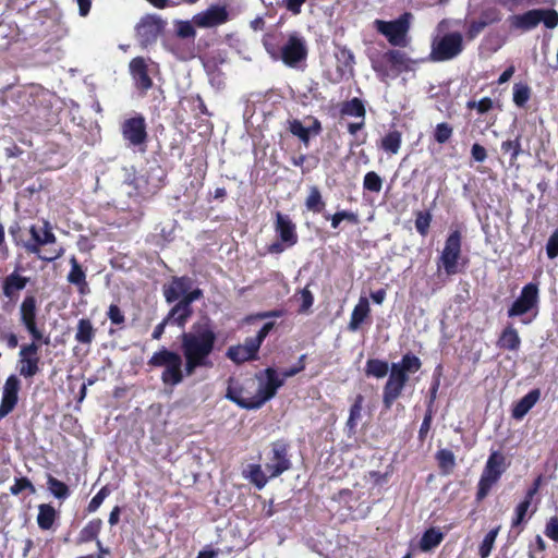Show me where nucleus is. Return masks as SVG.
Instances as JSON below:
<instances>
[{
	"instance_id": "obj_2",
	"label": "nucleus",
	"mask_w": 558,
	"mask_h": 558,
	"mask_svg": "<svg viewBox=\"0 0 558 558\" xmlns=\"http://www.w3.org/2000/svg\"><path fill=\"white\" fill-rule=\"evenodd\" d=\"M216 333L207 323L194 324L191 331L181 336V348L184 356L186 376L194 374L198 367H210L209 360L216 342Z\"/></svg>"
},
{
	"instance_id": "obj_16",
	"label": "nucleus",
	"mask_w": 558,
	"mask_h": 558,
	"mask_svg": "<svg viewBox=\"0 0 558 558\" xmlns=\"http://www.w3.org/2000/svg\"><path fill=\"white\" fill-rule=\"evenodd\" d=\"M20 388L21 381L15 375H11L7 378L2 389L0 418L5 417L16 407Z\"/></svg>"
},
{
	"instance_id": "obj_13",
	"label": "nucleus",
	"mask_w": 558,
	"mask_h": 558,
	"mask_svg": "<svg viewBox=\"0 0 558 558\" xmlns=\"http://www.w3.org/2000/svg\"><path fill=\"white\" fill-rule=\"evenodd\" d=\"M398 367V365H391L389 378L384 388L383 402L387 409H390L395 400L401 395L409 378Z\"/></svg>"
},
{
	"instance_id": "obj_15",
	"label": "nucleus",
	"mask_w": 558,
	"mask_h": 558,
	"mask_svg": "<svg viewBox=\"0 0 558 558\" xmlns=\"http://www.w3.org/2000/svg\"><path fill=\"white\" fill-rule=\"evenodd\" d=\"M122 136L131 146H141L146 142V123L143 117H134L125 120L122 124Z\"/></svg>"
},
{
	"instance_id": "obj_28",
	"label": "nucleus",
	"mask_w": 558,
	"mask_h": 558,
	"mask_svg": "<svg viewBox=\"0 0 558 558\" xmlns=\"http://www.w3.org/2000/svg\"><path fill=\"white\" fill-rule=\"evenodd\" d=\"M539 390L534 389L521 398L512 408V417L515 420L523 418L527 412L536 404L539 399Z\"/></svg>"
},
{
	"instance_id": "obj_18",
	"label": "nucleus",
	"mask_w": 558,
	"mask_h": 558,
	"mask_svg": "<svg viewBox=\"0 0 558 558\" xmlns=\"http://www.w3.org/2000/svg\"><path fill=\"white\" fill-rule=\"evenodd\" d=\"M202 294V290L193 289L189 296H186V300H181L177 305L172 307L166 318L171 324L183 327L192 315L191 303L198 300Z\"/></svg>"
},
{
	"instance_id": "obj_31",
	"label": "nucleus",
	"mask_w": 558,
	"mask_h": 558,
	"mask_svg": "<svg viewBox=\"0 0 558 558\" xmlns=\"http://www.w3.org/2000/svg\"><path fill=\"white\" fill-rule=\"evenodd\" d=\"M402 143V134L392 130L389 131L380 141V147L390 155H397Z\"/></svg>"
},
{
	"instance_id": "obj_57",
	"label": "nucleus",
	"mask_w": 558,
	"mask_h": 558,
	"mask_svg": "<svg viewBox=\"0 0 558 558\" xmlns=\"http://www.w3.org/2000/svg\"><path fill=\"white\" fill-rule=\"evenodd\" d=\"M299 299L301 301V312L308 311L314 303V296L307 288H304L299 292Z\"/></svg>"
},
{
	"instance_id": "obj_19",
	"label": "nucleus",
	"mask_w": 558,
	"mask_h": 558,
	"mask_svg": "<svg viewBox=\"0 0 558 558\" xmlns=\"http://www.w3.org/2000/svg\"><path fill=\"white\" fill-rule=\"evenodd\" d=\"M163 22L155 15L144 16L136 26L137 36L142 44L155 41L163 29Z\"/></svg>"
},
{
	"instance_id": "obj_17",
	"label": "nucleus",
	"mask_w": 558,
	"mask_h": 558,
	"mask_svg": "<svg viewBox=\"0 0 558 558\" xmlns=\"http://www.w3.org/2000/svg\"><path fill=\"white\" fill-rule=\"evenodd\" d=\"M291 466L288 459V449L283 442H275L271 449V458L266 463V472L269 477H277L283 472L288 471Z\"/></svg>"
},
{
	"instance_id": "obj_58",
	"label": "nucleus",
	"mask_w": 558,
	"mask_h": 558,
	"mask_svg": "<svg viewBox=\"0 0 558 558\" xmlns=\"http://www.w3.org/2000/svg\"><path fill=\"white\" fill-rule=\"evenodd\" d=\"M488 22L485 20L473 21L468 29L466 37L469 40L474 39L487 26Z\"/></svg>"
},
{
	"instance_id": "obj_24",
	"label": "nucleus",
	"mask_w": 558,
	"mask_h": 558,
	"mask_svg": "<svg viewBox=\"0 0 558 558\" xmlns=\"http://www.w3.org/2000/svg\"><path fill=\"white\" fill-rule=\"evenodd\" d=\"M28 279L26 277L21 276L16 271H13L9 276L5 277L3 281L2 292L10 300H15L26 284Z\"/></svg>"
},
{
	"instance_id": "obj_20",
	"label": "nucleus",
	"mask_w": 558,
	"mask_h": 558,
	"mask_svg": "<svg viewBox=\"0 0 558 558\" xmlns=\"http://www.w3.org/2000/svg\"><path fill=\"white\" fill-rule=\"evenodd\" d=\"M228 20V12L225 7L211 5L193 16V22L202 28H210L223 24Z\"/></svg>"
},
{
	"instance_id": "obj_37",
	"label": "nucleus",
	"mask_w": 558,
	"mask_h": 558,
	"mask_svg": "<svg viewBox=\"0 0 558 558\" xmlns=\"http://www.w3.org/2000/svg\"><path fill=\"white\" fill-rule=\"evenodd\" d=\"M392 365H398L401 373L409 375L416 373L420 369L421 361L415 355L405 354L400 362L392 363Z\"/></svg>"
},
{
	"instance_id": "obj_3",
	"label": "nucleus",
	"mask_w": 558,
	"mask_h": 558,
	"mask_svg": "<svg viewBox=\"0 0 558 558\" xmlns=\"http://www.w3.org/2000/svg\"><path fill=\"white\" fill-rule=\"evenodd\" d=\"M456 22L442 20L436 27L432 40L430 59L442 62L457 58L464 49L463 36L459 32H449Z\"/></svg>"
},
{
	"instance_id": "obj_36",
	"label": "nucleus",
	"mask_w": 558,
	"mask_h": 558,
	"mask_svg": "<svg viewBox=\"0 0 558 558\" xmlns=\"http://www.w3.org/2000/svg\"><path fill=\"white\" fill-rule=\"evenodd\" d=\"M388 363L385 361L371 359L366 362L365 372L368 376L384 378L388 373Z\"/></svg>"
},
{
	"instance_id": "obj_38",
	"label": "nucleus",
	"mask_w": 558,
	"mask_h": 558,
	"mask_svg": "<svg viewBox=\"0 0 558 558\" xmlns=\"http://www.w3.org/2000/svg\"><path fill=\"white\" fill-rule=\"evenodd\" d=\"M531 98V88L524 83L513 85L512 99L517 107L523 108Z\"/></svg>"
},
{
	"instance_id": "obj_5",
	"label": "nucleus",
	"mask_w": 558,
	"mask_h": 558,
	"mask_svg": "<svg viewBox=\"0 0 558 558\" xmlns=\"http://www.w3.org/2000/svg\"><path fill=\"white\" fill-rule=\"evenodd\" d=\"M29 234L32 239L24 243V247L28 253L35 254L39 259L53 262L64 254V248L62 246L49 250V255L41 254V246L53 244L57 241L49 221L44 220L41 226H31Z\"/></svg>"
},
{
	"instance_id": "obj_21",
	"label": "nucleus",
	"mask_w": 558,
	"mask_h": 558,
	"mask_svg": "<svg viewBox=\"0 0 558 558\" xmlns=\"http://www.w3.org/2000/svg\"><path fill=\"white\" fill-rule=\"evenodd\" d=\"M192 280L187 277L174 278L165 287L163 294L168 303H172L179 299L186 300L192 292Z\"/></svg>"
},
{
	"instance_id": "obj_9",
	"label": "nucleus",
	"mask_w": 558,
	"mask_h": 558,
	"mask_svg": "<svg viewBox=\"0 0 558 558\" xmlns=\"http://www.w3.org/2000/svg\"><path fill=\"white\" fill-rule=\"evenodd\" d=\"M307 57V46L305 39L296 33L289 35L287 41L282 45L279 59L290 66L296 68Z\"/></svg>"
},
{
	"instance_id": "obj_1",
	"label": "nucleus",
	"mask_w": 558,
	"mask_h": 558,
	"mask_svg": "<svg viewBox=\"0 0 558 558\" xmlns=\"http://www.w3.org/2000/svg\"><path fill=\"white\" fill-rule=\"evenodd\" d=\"M258 387L256 392L252 390L255 388V383L247 379L240 383L234 378L228 381L226 398L234 402L242 409L254 410L259 409L268 400L274 398L277 390L283 385V379L279 378L276 369L268 367L257 376Z\"/></svg>"
},
{
	"instance_id": "obj_64",
	"label": "nucleus",
	"mask_w": 558,
	"mask_h": 558,
	"mask_svg": "<svg viewBox=\"0 0 558 558\" xmlns=\"http://www.w3.org/2000/svg\"><path fill=\"white\" fill-rule=\"evenodd\" d=\"M260 344L262 341L255 336L246 339L242 345L255 357Z\"/></svg>"
},
{
	"instance_id": "obj_34",
	"label": "nucleus",
	"mask_w": 558,
	"mask_h": 558,
	"mask_svg": "<svg viewBox=\"0 0 558 558\" xmlns=\"http://www.w3.org/2000/svg\"><path fill=\"white\" fill-rule=\"evenodd\" d=\"M56 519V510L50 505H40L38 508L37 523L40 529L49 530Z\"/></svg>"
},
{
	"instance_id": "obj_35",
	"label": "nucleus",
	"mask_w": 558,
	"mask_h": 558,
	"mask_svg": "<svg viewBox=\"0 0 558 558\" xmlns=\"http://www.w3.org/2000/svg\"><path fill=\"white\" fill-rule=\"evenodd\" d=\"M101 526L102 521L100 519L89 521L80 532L78 541L81 543H86L95 539L99 534Z\"/></svg>"
},
{
	"instance_id": "obj_40",
	"label": "nucleus",
	"mask_w": 558,
	"mask_h": 558,
	"mask_svg": "<svg viewBox=\"0 0 558 558\" xmlns=\"http://www.w3.org/2000/svg\"><path fill=\"white\" fill-rule=\"evenodd\" d=\"M341 112L345 116L356 117L364 120L365 117V108L363 102L359 98H353L350 101H347Z\"/></svg>"
},
{
	"instance_id": "obj_22",
	"label": "nucleus",
	"mask_w": 558,
	"mask_h": 558,
	"mask_svg": "<svg viewBox=\"0 0 558 558\" xmlns=\"http://www.w3.org/2000/svg\"><path fill=\"white\" fill-rule=\"evenodd\" d=\"M276 232L278 233L286 247L293 246L298 242L295 226L286 215L277 213L276 215Z\"/></svg>"
},
{
	"instance_id": "obj_33",
	"label": "nucleus",
	"mask_w": 558,
	"mask_h": 558,
	"mask_svg": "<svg viewBox=\"0 0 558 558\" xmlns=\"http://www.w3.org/2000/svg\"><path fill=\"white\" fill-rule=\"evenodd\" d=\"M442 539L444 534L438 529L432 527L423 534L420 547L423 551H428L438 546Z\"/></svg>"
},
{
	"instance_id": "obj_63",
	"label": "nucleus",
	"mask_w": 558,
	"mask_h": 558,
	"mask_svg": "<svg viewBox=\"0 0 558 558\" xmlns=\"http://www.w3.org/2000/svg\"><path fill=\"white\" fill-rule=\"evenodd\" d=\"M471 155H472V158L477 162H483L487 157L485 147H483L482 145H480L477 143L473 144V146L471 148Z\"/></svg>"
},
{
	"instance_id": "obj_49",
	"label": "nucleus",
	"mask_w": 558,
	"mask_h": 558,
	"mask_svg": "<svg viewBox=\"0 0 558 558\" xmlns=\"http://www.w3.org/2000/svg\"><path fill=\"white\" fill-rule=\"evenodd\" d=\"M330 220H331V227L333 229H337L339 227V225L344 220L356 225L359 222V217L356 214H354L352 211L341 210V211H338L335 215H332L330 217Z\"/></svg>"
},
{
	"instance_id": "obj_47",
	"label": "nucleus",
	"mask_w": 558,
	"mask_h": 558,
	"mask_svg": "<svg viewBox=\"0 0 558 558\" xmlns=\"http://www.w3.org/2000/svg\"><path fill=\"white\" fill-rule=\"evenodd\" d=\"M363 187L367 191L379 193L383 187V180L376 172L369 171L364 175Z\"/></svg>"
},
{
	"instance_id": "obj_46",
	"label": "nucleus",
	"mask_w": 558,
	"mask_h": 558,
	"mask_svg": "<svg viewBox=\"0 0 558 558\" xmlns=\"http://www.w3.org/2000/svg\"><path fill=\"white\" fill-rule=\"evenodd\" d=\"M227 356L235 363H242L254 359V356L242 344L230 347L227 351Z\"/></svg>"
},
{
	"instance_id": "obj_55",
	"label": "nucleus",
	"mask_w": 558,
	"mask_h": 558,
	"mask_svg": "<svg viewBox=\"0 0 558 558\" xmlns=\"http://www.w3.org/2000/svg\"><path fill=\"white\" fill-rule=\"evenodd\" d=\"M430 223V215L425 213H418L415 219V228L417 232L425 235L428 231Z\"/></svg>"
},
{
	"instance_id": "obj_30",
	"label": "nucleus",
	"mask_w": 558,
	"mask_h": 558,
	"mask_svg": "<svg viewBox=\"0 0 558 558\" xmlns=\"http://www.w3.org/2000/svg\"><path fill=\"white\" fill-rule=\"evenodd\" d=\"M521 339L518 331L512 326H507L498 340V345L502 349L517 351L520 348Z\"/></svg>"
},
{
	"instance_id": "obj_41",
	"label": "nucleus",
	"mask_w": 558,
	"mask_h": 558,
	"mask_svg": "<svg viewBox=\"0 0 558 558\" xmlns=\"http://www.w3.org/2000/svg\"><path fill=\"white\" fill-rule=\"evenodd\" d=\"M499 533V527L490 530L482 541L480 547H478V554L481 558H488L490 555L495 541L497 538V535Z\"/></svg>"
},
{
	"instance_id": "obj_52",
	"label": "nucleus",
	"mask_w": 558,
	"mask_h": 558,
	"mask_svg": "<svg viewBox=\"0 0 558 558\" xmlns=\"http://www.w3.org/2000/svg\"><path fill=\"white\" fill-rule=\"evenodd\" d=\"M290 131L293 135L298 136L302 142L307 143L311 135V129L304 126L300 121L294 120L290 124Z\"/></svg>"
},
{
	"instance_id": "obj_42",
	"label": "nucleus",
	"mask_w": 558,
	"mask_h": 558,
	"mask_svg": "<svg viewBox=\"0 0 558 558\" xmlns=\"http://www.w3.org/2000/svg\"><path fill=\"white\" fill-rule=\"evenodd\" d=\"M39 359L20 356V374L25 378L33 377L38 372Z\"/></svg>"
},
{
	"instance_id": "obj_54",
	"label": "nucleus",
	"mask_w": 558,
	"mask_h": 558,
	"mask_svg": "<svg viewBox=\"0 0 558 558\" xmlns=\"http://www.w3.org/2000/svg\"><path fill=\"white\" fill-rule=\"evenodd\" d=\"M24 489H29L32 494L35 493V487L26 477L16 478L14 484L10 487L12 495H19Z\"/></svg>"
},
{
	"instance_id": "obj_10",
	"label": "nucleus",
	"mask_w": 558,
	"mask_h": 558,
	"mask_svg": "<svg viewBox=\"0 0 558 558\" xmlns=\"http://www.w3.org/2000/svg\"><path fill=\"white\" fill-rule=\"evenodd\" d=\"M37 300L34 295H26L19 308L20 322L34 340H44V332L37 323Z\"/></svg>"
},
{
	"instance_id": "obj_39",
	"label": "nucleus",
	"mask_w": 558,
	"mask_h": 558,
	"mask_svg": "<svg viewBox=\"0 0 558 558\" xmlns=\"http://www.w3.org/2000/svg\"><path fill=\"white\" fill-rule=\"evenodd\" d=\"M362 409H363V397L361 395H359L355 398V401L350 409V414H349V418L347 422V426L350 429V432H354L355 427L357 426V423L360 422L361 416H362Z\"/></svg>"
},
{
	"instance_id": "obj_59",
	"label": "nucleus",
	"mask_w": 558,
	"mask_h": 558,
	"mask_svg": "<svg viewBox=\"0 0 558 558\" xmlns=\"http://www.w3.org/2000/svg\"><path fill=\"white\" fill-rule=\"evenodd\" d=\"M39 340H34L33 342L26 345H23L20 351V356L39 359L37 353L39 350V345L37 344Z\"/></svg>"
},
{
	"instance_id": "obj_4",
	"label": "nucleus",
	"mask_w": 558,
	"mask_h": 558,
	"mask_svg": "<svg viewBox=\"0 0 558 558\" xmlns=\"http://www.w3.org/2000/svg\"><path fill=\"white\" fill-rule=\"evenodd\" d=\"M148 365L163 368L161 380L167 386H177L181 384L184 376H186L182 356L165 347L150 356Z\"/></svg>"
},
{
	"instance_id": "obj_48",
	"label": "nucleus",
	"mask_w": 558,
	"mask_h": 558,
	"mask_svg": "<svg viewBox=\"0 0 558 558\" xmlns=\"http://www.w3.org/2000/svg\"><path fill=\"white\" fill-rule=\"evenodd\" d=\"M501 150L507 154L509 153L511 158H510V161L511 163H513L519 155L521 154L522 149H521V142H520V137H517L515 140L513 141H505L501 143Z\"/></svg>"
},
{
	"instance_id": "obj_14",
	"label": "nucleus",
	"mask_w": 558,
	"mask_h": 558,
	"mask_svg": "<svg viewBox=\"0 0 558 558\" xmlns=\"http://www.w3.org/2000/svg\"><path fill=\"white\" fill-rule=\"evenodd\" d=\"M156 68L155 62L142 57L134 58L130 62V72L138 88L147 90L151 87L153 82L149 74L153 73Z\"/></svg>"
},
{
	"instance_id": "obj_25",
	"label": "nucleus",
	"mask_w": 558,
	"mask_h": 558,
	"mask_svg": "<svg viewBox=\"0 0 558 558\" xmlns=\"http://www.w3.org/2000/svg\"><path fill=\"white\" fill-rule=\"evenodd\" d=\"M339 77L351 76L353 73L354 56L345 47H338L335 52Z\"/></svg>"
},
{
	"instance_id": "obj_12",
	"label": "nucleus",
	"mask_w": 558,
	"mask_h": 558,
	"mask_svg": "<svg viewBox=\"0 0 558 558\" xmlns=\"http://www.w3.org/2000/svg\"><path fill=\"white\" fill-rule=\"evenodd\" d=\"M538 287L535 283H529L523 287L519 298L513 302L508 311L510 317L521 316L537 307Z\"/></svg>"
},
{
	"instance_id": "obj_29",
	"label": "nucleus",
	"mask_w": 558,
	"mask_h": 558,
	"mask_svg": "<svg viewBox=\"0 0 558 558\" xmlns=\"http://www.w3.org/2000/svg\"><path fill=\"white\" fill-rule=\"evenodd\" d=\"M243 477L253 483L258 489L265 487L268 482L269 474L267 475L259 464H248L243 470Z\"/></svg>"
},
{
	"instance_id": "obj_51",
	"label": "nucleus",
	"mask_w": 558,
	"mask_h": 558,
	"mask_svg": "<svg viewBox=\"0 0 558 558\" xmlns=\"http://www.w3.org/2000/svg\"><path fill=\"white\" fill-rule=\"evenodd\" d=\"M439 466L446 471L454 466V454L448 449H441L437 453Z\"/></svg>"
},
{
	"instance_id": "obj_53",
	"label": "nucleus",
	"mask_w": 558,
	"mask_h": 558,
	"mask_svg": "<svg viewBox=\"0 0 558 558\" xmlns=\"http://www.w3.org/2000/svg\"><path fill=\"white\" fill-rule=\"evenodd\" d=\"M110 489L105 486L102 487L89 501L87 510L88 512H95L104 502V500L109 496Z\"/></svg>"
},
{
	"instance_id": "obj_43",
	"label": "nucleus",
	"mask_w": 558,
	"mask_h": 558,
	"mask_svg": "<svg viewBox=\"0 0 558 558\" xmlns=\"http://www.w3.org/2000/svg\"><path fill=\"white\" fill-rule=\"evenodd\" d=\"M305 205L308 210L314 213H320L323 210L325 203L323 202L322 194L317 187H311Z\"/></svg>"
},
{
	"instance_id": "obj_11",
	"label": "nucleus",
	"mask_w": 558,
	"mask_h": 558,
	"mask_svg": "<svg viewBox=\"0 0 558 558\" xmlns=\"http://www.w3.org/2000/svg\"><path fill=\"white\" fill-rule=\"evenodd\" d=\"M461 255V234L453 231L446 240L445 247L440 255V263L447 275L458 272V260Z\"/></svg>"
},
{
	"instance_id": "obj_56",
	"label": "nucleus",
	"mask_w": 558,
	"mask_h": 558,
	"mask_svg": "<svg viewBox=\"0 0 558 558\" xmlns=\"http://www.w3.org/2000/svg\"><path fill=\"white\" fill-rule=\"evenodd\" d=\"M468 108H470V109L474 108L477 110L478 113L482 114V113L489 111L493 108V100L488 97H484L478 101H475V100L469 101Z\"/></svg>"
},
{
	"instance_id": "obj_7",
	"label": "nucleus",
	"mask_w": 558,
	"mask_h": 558,
	"mask_svg": "<svg viewBox=\"0 0 558 558\" xmlns=\"http://www.w3.org/2000/svg\"><path fill=\"white\" fill-rule=\"evenodd\" d=\"M507 468L508 464L506 462V457L500 451H492L478 481V499L486 497L490 488L499 481Z\"/></svg>"
},
{
	"instance_id": "obj_6",
	"label": "nucleus",
	"mask_w": 558,
	"mask_h": 558,
	"mask_svg": "<svg viewBox=\"0 0 558 558\" xmlns=\"http://www.w3.org/2000/svg\"><path fill=\"white\" fill-rule=\"evenodd\" d=\"M511 28L527 32L544 23L547 28H555L558 25V13L550 9H534L523 14L511 15L508 19Z\"/></svg>"
},
{
	"instance_id": "obj_62",
	"label": "nucleus",
	"mask_w": 558,
	"mask_h": 558,
	"mask_svg": "<svg viewBox=\"0 0 558 558\" xmlns=\"http://www.w3.org/2000/svg\"><path fill=\"white\" fill-rule=\"evenodd\" d=\"M108 317L109 319L111 320L112 324H116V325H120L124 322V315L123 313L121 312V310L114 305V304H111L109 306V311H108Z\"/></svg>"
},
{
	"instance_id": "obj_50",
	"label": "nucleus",
	"mask_w": 558,
	"mask_h": 558,
	"mask_svg": "<svg viewBox=\"0 0 558 558\" xmlns=\"http://www.w3.org/2000/svg\"><path fill=\"white\" fill-rule=\"evenodd\" d=\"M452 135V128L448 123H438L435 128L434 137L439 144H444L449 141Z\"/></svg>"
},
{
	"instance_id": "obj_60",
	"label": "nucleus",
	"mask_w": 558,
	"mask_h": 558,
	"mask_svg": "<svg viewBox=\"0 0 558 558\" xmlns=\"http://www.w3.org/2000/svg\"><path fill=\"white\" fill-rule=\"evenodd\" d=\"M546 252L549 258L558 256V231L554 232L547 241Z\"/></svg>"
},
{
	"instance_id": "obj_23",
	"label": "nucleus",
	"mask_w": 558,
	"mask_h": 558,
	"mask_svg": "<svg viewBox=\"0 0 558 558\" xmlns=\"http://www.w3.org/2000/svg\"><path fill=\"white\" fill-rule=\"evenodd\" d=\"M542 485V476H538L533 485L527 489L524 499L518 504L514 509V518L512 520V526L515 527L520 525L526 517V513L532 505V500L534 496L537 494L539 487Z\"/></svg>"
},
{
	"instance_id": "obj_27",
	"label": "nucleus",
	"mask_w": 558,
	"mask_h": 558,
	"mask_svg": "<svg viewBox=\"0 0 558 558\" xmlns=\"http://www.w3.org/2000/svg\"><path fill=\"white\" fill-rule=\"evenodd\" d=\"M71 270L68 274V281L77 287V291L81 294H87L89 292L88 283L86 281L85 271L82 269L77 259L72 256L70 258Z\"/></svg>"
},
{
	"instance_id": "obj_8",
	"label": "nucleus",
	"mask_w": 558,
	"mask_h": 558,
	"mask_svg": "<svg viewBox=\"0 0 558 558\" xmlns=\"http://www.w3.org/2000/svg\"><path fill=\"white\" fill-rule=\"evenodd\" d=\"M412 20L411 13H403L397 20L385 22L375 20L374 26L393 46L404 47L408 44V32Z\"/></svg>"
},
{
	"instance_id": "obj_32",
	"label": "nucleus",
	"mask_w": 558,
	"mask_h": 558,
	"mask_svg": "<svg viewBox=\"0 0 558 558\" xmlns=\"http://www.w3.org/2000/svg\"><path fill=\"white\" fill-rule=\"evenodd\" d=\"M95 338V328L89 319L82 318L77 323L75 340L83 344H90Z\"/></svg>"
},
{
	"instance_id": "obj_45",
	"label": "nucleus",
	"mask_w": 558,
	"mask_h": 558,
	"mask_svg": "<svg viewBox=\"0 0 558 558\" xmlns=\"http://www.w3.org/2000/svg\"><path fill=\"white\" fill-rule=\"evenodd\" d=\"M194 22L192 21H175L174 27H175V34L180 38H191L194 39L196 32L194 28Z\"/></svg>"
},
{
	"instance_id": "obj_61",
	"label": "nucleus",
	"mask_w": 558,
	"mask_h": 558,
	"mask_svg": "<svg viewBox=\"0 0 558 558\" xmlns=\"http://www.w3.org/2000/svg\"><path fill=\"white\" fill-rule=\"evenodd\" d=\"M545 534L550 539L558 542V518L553 517L546 524Z\"/></svg>"
},
{
	"instance_id": "obj_26",
	"label": "nucleus",
	"mask_w": 558,
	"mask_h": 558,
	"mask_svg": "<svg viewBox=\"0 0 558 558\" xmlns=\"http://www.w3.org/2000/svg\"><path fill=\"white\" fill-rule=\"evenodd\" d=\"M371 313V306L366 296H360L356 305L354 306L350 322L348 325L349 330L356 331L363 322L367 318Z\"/></svg>"
},
{
	"instance_id": "obj_44",
	"label": "nucleus",
	"mask_w": 558,
	"mask_h": 558,
	"mask_svg": "<svg viewBox=\"0 0 558 558\" xmlns=\"http://www.w3.org/2000/svg\"><path fill=\"white\" fill-rule=\"evenodd\" d=\"M47 485H48V489L56 498L64 499L68 497L69 488L63 482L49 475Z\"/></svg>"
}]
</instances>
